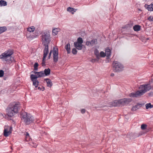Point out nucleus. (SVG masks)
Masks as SVG:
<instances>
[{
	"label": "nucleus",
	"mask_w": 153,
	"mask_h": 153,
	"mask_svg": "<svg viewBox=\"0 0 153 153\" xmlns=\"http://www.w3.org/2000/svg\"><path fill=\"white\" fill-rule=\"evenodd\" d=\"M139 88L140 90L135 93H131L129 96L131 97H136L141 96L151 88L150 85L149 84H145L140 86Z\"/></svg>",
	"instance_id": "obj_1"
},
{
	"label": "nucleus",
	"mask_w": 153,
	"mask_h": 153,
	"mask_svg": "<svg viewBox=\"0 0 153 153\" xmlns=\"http://www.w3.org/2000/svg\"><path fill=\"white\" fill-rule=\"evenodd\" d=\"M34 73L36 74H31L30 78L31 81L33 82V85L35 86V87H38L39 82L37 80V78L45 76L48 75V69H45L44 71H41L39 72H34Z\"/></svg>",
	"instance_id": "obj_2"
},
{
	"label": "nucleus",
	"mask_w": 153,
	"mask_h": 153,
	"mask_svg": "<svg viewBox=\"0 0 153 153\" xmlns=\"http://www.w3.org/2000/svg\"><path fill=\"white\" fill-rule=\"evenodd\" d=\"M42 44L45 46V48L44 51V54L42 63V66H45V58L48 54V35L47 33H42Z\"/></svg>",
	"instance_id": "obj_3"
},
{
	"label": "nucleus",
	"mask_w": 153,
	"mask_h": 153,
	"mask_svg": "<svg viewBox=\"0 0 153 153\" xmlns=\"http://www.w3.org/2000/svg\"><path fill=\"white\" fill-rule=\"evenodd\" d=\"M20 105L19 103L9 105L7 109V114L9 117H12L18 113Z\"/></svg>",
	"instance_id": "obj_4"
},
{
	"label": "nucleus",
	"mask_w": 153,
	"mask_h": 153,
	"mask_svg": "<svg viewBox=\"0 0 153 153\" xmlns=\"http://www.w3.org/2000/svg\"><path fill=\"white\" fill-rule=\"evenodd\" d=\"M131 100L130 99L124 98L119 100H115L109 103L110 106H119L128 104L130 102Z\"/></svg>",
	"instance_id": "obj_5"
},
{
	"label": "nucleus",
	"mask_w": 153,
	"mask_h": 153,
	"mask_svg": "<svg viewBox=\"0 0 153 153\" xmlns=\"http://www.w3.org/2000/svg\"><path fill=\"white\" fill-rule=\"evenodd\" d=\"M22 120L24 121L26 124L33 123L34 121V117L31 114L26 112L22 113L21 114Z\"/></svg>",
	"instance_id": "obj_6"
},
{
	"label": "nucleus",
	"mask_w": 153,
	"mask_h": 153,
	"mask_svg": "<svg viewBox=\"0 0 153 153\" xmlns=\"http://www.w3.org/2000/svg\"><path fill=\"white\" fill-rule=\"evenodd\" d=\"M53 53V61L56 62L58 59V49L57 48L53 47V50H51L48 56V59L50 58L51 53Z\"/></svg>",
	"instance_id": "obj_7"
},
{
	"label": "nucleus",
	"mask_w": 153,
	"mask_h": 153,
	"mask_svg": "<svg viewBox=\"0 0 153 153\" xmlns=\"http://www.w3.org/2000/svg\"><path fill=\"white\" fill-rule=\"evenodd\" d=\"M113 69L116 72H119L123 70L124 67L120 62L114 61L113 62Z\"/></svg>",
	"instance_id": "obj_8"
},
{
	"label": "nucleus",
	"mask_w": 153,
	"mask_h": 153,
	"mask_svg": "<svg viewBox=\"0 0 153 153\" xmlns=\"http://www.w3.org/2000/svg\"><path fill=\"white\" fill-rule=\"evenodd\" d=\"M12 127L5 126L4 127V136L5 137L9 136L12 133Z\"/></svg>",
	"instance_id": "obj_9"
},
{
	"label": "nucleus",
	"mask_w": 153,
	"mask_h": 153,
	"mask_svg": "<svg viewBox=\"0 0 153 153\" xmlns=\"http://www.w3.org/2000/svg\"><path fill=\"white\" fill-rule=\"evenodd\" d=\"M0 58L4 60L8 64H10L13 62H15L14 58L11 56H8L7 57L3 56H0Z\"/></svg>",
	"instance_id": "obj_10"
},
{
	"label": "nucleus",
	"mask_w": 153,
	"mask_h": 153,
	"mask_svg": "<svg viewBox=\"0 0 153 153\" xmlns=\"http://www.w3.org/2000/svg\"><path fill=\"white\" fill-rule=\"evenodd\" d=\"M13 52L12 50H8L5 51L4 53H2L0 56H5L7 57L8 56H11L13 54Z\"/></svg>",
	"instance_id": "obj_11"
},
{
	"label": "nucleus",
	"mask_w": 153,
	"mask_h": 153,
	"mask_svg": "<svg viewBox=\"0 0 153 153\" xmlns=\"http://www.w3.org/2000/svg\"><path fill=\"white\" fill-rule=\"evenodd\" d=\"M97 42V40L96 39H92L91 41H87L86 42V45L87 46H93Z\"/></svg>",
	"instance_id": "obj_12"
},
{
	"label": "nucleus",
	"mask_w": 153,
	"mask_h": 153,
	"mask_svg": "<svg viewBox=\"0 0 153 153\" xmlns=\"http://www.w3.org/2000/svg\"><path fill=\"white\" fill-rule=\"evenodd\" d=\"M74 45L77 49L79 50H81L82 47V44L78 42H75L74 43Z\"/></svg>",
	"instance_id": "obj_13"
},
{
	"label": "nucleus",
	"mask_w": 153,
	"mask_h": 153,
	"mask_svg": "<svg viewBox=\"0 0 153 153\" xmlns=\"http://www.w3.org/2000/svg\"><path fill=\"white\" fill-rule=\"evenodd\" d=\"M60 29L58 28H53L52 30V35L53 36H56L58 32H59Z\"/></svg>",
	"instance_id": "obj_14"
},
{
	"label": "nucleus",
	"mask_w": 153,
	"mask_h": 153,
	"mask_svg": "<svg viewBox=\"0 0 153 153\" xmlns=\"http://www.w3.org/2000/svg\"><path fill=\"white\" fill-rule=\"evenodd\" d=\"M141 106V104H137L132 107L131 110L133 111H135L140 108Z\"/></svg>",
	"instance_id": "obj_15"
},
{
	"label": "nucleus",
	"mask_w": 153,
	"mask_h": 153,
	"mask_svg": "<svg viewBox=\"0 0 153 153\" xmlns=\"http://www.w3.org/2000/svg\"><path fill=\"white\" fill-rule=\"evenodd\" d=\"M65 49L66 50L67 53H70L71 52L70 45L69 43H68L65 47Z\"/></svg>",
	"instance_id": "obj_16"
},
{
	"label": "nucleus",
	"mask_w": 153,
	"mask_h": 153,
	"mask_svg": "<svg viewBox=\"0 0 153 153\" xmlns=\"http://www.w3.org/2000/svg\"><path fill=\"white\" fill-rule=\"evenodd\" d=\"M94 53L98 59L97 61H98L100 59V54L98 50L97 49H95L94 51Z\"/></svg>",
	"instance_id": "obj_17"
},
{
	"label": "nucleus",
	"mask_w": 153,
	"mask_h": 153,
	"mask_svg": "<svg viewBox=\"0 0 153 153\" xmlns=\"http://www.w3.org/2000/svg\"><path fill=\"white\" fill-rule=\"evenodd\" d=\"M105 53L106 56L107 57H109L111 56V50L109 48H107L105 50Z\"/></svg>",
	"instance_id": "obj_18"
},
{
	"label": "nucleus",
	"mask_w": 153,
	"mask_h": 153,
	"mask_svg": "<svg viewBox=\"0 0 153 153\" xmlns=\"http://www.w3.org/2000/svg\"><path fill=\"white\" fill-rule=\"evenodd\" d=\"M145 7L149 10L153 11V4H151L149 5L145 4Z\"/></svg>",
	"instance_id": "obj_19"
},
{
	"label": "nucleus",
	"mask_w": 153,
	"mask_h": 153,
	"mask_svg": "<svg viewBox=\"0 0 153 153\" xmlns=\"http://www.w3.org/2000/svg\"><path fill=\"white\" fill-rule=\"evenodd\" d=\"M133 28L135 31H138L140 30V26L138 25H135L133 27Z\"/></svg>",
	"instance_id": "obj_20"
},
{
	"label": "nucleus",
	"mask_w": 153,
	"mask_h": 153,
	"mask_svg": "<svg viewBox=\"0 0 153 153\" xmlns=\"http://www.w3.org/2000/svg\"><path fill=\"white\" fill-rule=\"evenodd\" d=\"M146 108L148 109L149 108H153V105H151L150 103H149L146 104Z\"/></svg>",
	"instance_id": "obj_21"
},
{
	"label": "nucleus",
	"mask_w": 153,
	"mask_h": 153,
	"mask_svg": "<svg viewBox=\"0 0 153 153\" xmlns=\"http://www.w3.org/2000/svg\"><path fill=\"white\" fill-rule=\"evenodd\" d=\"M7 5L6 1L3 0H1L0 1V6H6Z\"/></svg>",
	"instance_id": "obj_22"
},
{
	"label": "nucleus",
	"mask_w": 153,
	"mask_h": 153,
	"mask_svg": "<svg viewBox=\"0 0 153 153\" xmlns=\"http://www.w3.org/2000/svg\"><path fill=\"white\" fill-rule=\"evenodd\" d=\"M7 30V28L6 27H0V34L4 32Z\"/></svg>",
	"instance_id": "obj_23"
},
{
	"label": "nucleus",
	"mask_w": 153,
	"mask_h": 153,
	"mask_svg": "<svg viewBox=\"0 0 153 153\" xmlns=\"http://www.w3.org/2000/svg\"><path fill=\"white\" fill-rule=\"evenodd\" d=\"M67 10L68 11L71 12L72 14H73L74 12L76 11L75 10L74 11V8L70 7H69L68 8Z\"/></svg>",
	"instance_id": "obj_24"
},
{
	"label": "nucleus",
	"mask_w": 153,
	"mask_h": 153,
	"mask_svg": "<svg viewBox=\"0 0 153 153\" xmlns=\"http://www.w3.org/2000/svg\"><path fill=\"white\" fill-rule=\"evenodd\" d=\"M35 30V28L34 27H31L27 28V30L29 32H33Z\"/></svg>",
	"instance_id": "obj_25"
},
{
	"label": "nucleus",
	"mask_w": 153,
	"mask_h": 153,
	"mask_svg": "<svg viewBox=\"0 0 153 153\" xmlns=\"http://www.w3.org/2000/svg\"><path fill=\"white\" fill-rule=\"evenodd\" d=\"M132 26V25L131 24H129L126 25L124 27V28L126 29H128L129 28L131 27Z\"/></svg>",
	"instance_id": "obj_26"
},
{
	"label": "nucleus",
	"mask_w": 153,
	"mask_h": 153,
	"mask_svg": "<svg viewBox=\"0 0 153 153\" xmlns=\"http://www.w3.org/2000/svg\"><path fill=\"white\" fill-rule=\"evenodd\" d=\"M100 58L104 57L106 56L105 53L103 51H101L100 53Z\"/></svg>",
	"instance_id": "obj_27"
},
{
	"label": "nucleus",
	"mask_w": 153,
	"mask_h": 153,
	"mask_svg": "<svg viewBox=\"0 0 153 153\" xmlns=\"http://www.w3.org/2000/svg\"><path fill=\"white\" fill-rule=\"evenodd\" d=\"M147 125L146 124H142L141 126V128L142 130H145L147 128Z\"/></svg>",
	"instance_id": "obj_28"
},
{
	"label": "nucleus",
	"mask_w": 153,
	"mask_h": 153,
	"mask_svg": "<svg viewBox=\"0 0 153 153\" xmlns=\"http://www.w3.org/2000/svg\"><path fill=\"white\" fill-rule=\"evenodd\" d=\"M76 42L82 44L83 43V40L82 38L81 37L78 38L77 39V41Z\"/></svg>",
	"instance_id": "obj_29"
},
{
	"label": "nucleus",
	"mask_w": 153,
	"mask_h": 153,
	"mask_svg": "<svg viewBox=\"0 0 153 153\" xmlns=\"http://www.w3.org/2000/svg\"><path fill=\"white\" fill-rule=\"evenodd\" d=\"M38 64L37 63H35L34 66V70L35 71H37L38 70Z\"/></svg>",
	"instance_id": "obj_30"
},
{
	"label": "nucleus",
	"mask_w": 153,
	"mask_h": 153,
	"mask_svg": "<svg viewBox=\"0 0 153 153\" xmlns=\"http://www.w3.org/2000/svg\"><path fill=\"white\" fill-rule=\"evenodd\" d=\"M72 52L73 54H76L77 53V51L76 49L74 48L72 49Z\"/></svg>",
	"instance_id": "obj_31"
},
{
	"label": "nucleus",
	"mask_w": 153,
	"mask_h": 153,
	"mask_svg": "<svg viewBox=\"0 0 153 153\" xmlns=\"http://www.w3.org/2000/svg\"><path fill=\"white\" fill-rule=\"evenodd\" d=\"M53 85L51 81L48 79V87H51Z\"/></svg>",
	"instance_id": "obj_32"
},
{
	"label": "nucleus",
	"mask_w": 153,
	"mask_h": 153,
	"mask_svg": "<svg viewBox=\"0 0 153 153\" xmlns=\"http://www.w3.org/2000/svg\"><path fill=\"white\" fill-rule=\"evenodd\" d=\"M4 74V71L2 70H0V77L3 76Z\"/></svg>",
	"instance_id": "obj_33"
},
{
	"label": "nucleus",
	"mask_w": 153,
	"mask_h": 153,
	"mask_svg": "<svg viewBox=\"0 0 153 153\" xmlns=\"http://www.w3.org/2000/svg\"><path fill=\"white\" fill-rule=\"evenodd\" d=\"M148 19L150 21H153V17L150 16L148 18Z\"/></svg>",
	"instance_id": "obj_34"
},
{
	"label": "nucleus",
	"mask_w": 153,
	"mask_h": 153,
	"mask_svg": "<svg viewBox=\"0 0 153 153\" xmlns=\"http://www.w3.org/2000/svg\"><path fill=\"white\" fill-rule=\"evenodd\" d=\"M26 140L27 141H28L27 139H28V138L29 139V134L27 132H26Z\"/></svg>",
	"instance_id": "obj_35"
},
{
	"label": "nucleus",
	"mask_w": 153,
	"mask_h": 153,
	"mask_svg": "<svg viewBox=\"0 0 153 153\" xmlns=\"http://www.w3.org/2000/svg\"><path fill=\"white\" fill-rule=\"evenodd\" d=\"M34 37H32V36H29L27 37V38L28 40H31L34 39Z\"/></svg>",
	"instance_id": "obj_36"
},
{
	"label": "nucleus",
	"mask_w": 153,
	"mask_h": 153,
	"mask_svg": "<svg viewBox=\"0 0 153 153\" xmlns=\"http://www.w3.org/2000/svg\"><path fill=\"white\" fill-rule=\"evenodd\" d=\"M39 36V33H37L36 34L32 35V37H34V39L35 38Z\"/></svg>",
	"instance_id": "obj_37"
},
{
	"label": "nucleus",
	"mask_w": 153,
	"mask_h": 153,
	"mask_svg": "<svg viewBox=\"0 0 153 153\" xmlns=\"http://www.w3.org/2000/svg\"><path fill=\"white\" fill-rule=\"evenodd\" d=\"M96 60L97 59H92L91 60V62L94 63L95 62Z\"/></svg>",
	"instance_id": "obj_38"
},
{
	"label": "nucleus",
	"mask_w": 153,
	"mask_h": 153,
	"mask_svg": "<svg viewBox=\"0 0 153 153\" xmlns=\"http://www.w3.org/2000/svg\"><path fill=\"white\" fill-rule=\"evenodd\" d=\"M85 109H82L81 110V112L82 114L84 113L85 112Z\"/></svg>",
	"instance_id": "obj_39"
},
{
	"label": "nucleus",
	"mask_w": 153,
	"mask_h": 153,
	"mask_svg": "<svg viewBox=\"0 0 153 153\" xmlns=\"http://www.w3.org/2000/svg\"><path fill=\"white\" fill-rule=\"evenodd\" d=\"M42 88H42L40 87H39L38 88V89L39 90H42L43 91L44 90V88L43 87Z\"/></svg>",
	"instance_id": "obj_40"
},
{
	"label": "nucleus",
	"mask_w": 153,
	"mask_h": 153,
	"mask_svg": "<svg viewBox=\"0 0 153 153\" xmlns=\"http://www.w3.org/2000/svg\"><path fill=\"white\" fill-rule=\"evenodd\" d=\"M50 35L48 34V43H49V42L50 41H51L50 40V39L51 38L50 37Z\"/></svg>",
	"instance_id": "obj_41"
},
{
	"label": "nucleus",
	"mask_w": 153,
	"mask_h": 153,
	"mask_svg": "<svg viewBox=\"0 0 153 153\" xmlns=\"http://www.w3.org/2000/svg\"><path fill=\"white\" fill-rule=\"evenodd\" d=\"M45 80L47 82V85H48V82L47 81L48 80V79H45Z\"/></svg>",
	"instance_id": "obj_42"
},
{
	"label": "nucleus",
	"mask_w": 153,
	"mask_h": 153,
	"mask_svg": "<svg viewBox=\"0 0 153 153\" xmlns=\"http://www.w3.org/2000/svg\"><path fill=\"white\" fill-rule=\"evenodd\" d=\"M51 70L48 68V75H49L50 73Z\"/></svg>",
	"instance_id": "obj_43"
},
{
	"label": "nucleus",
	"mask_w": 153,
	"mask_h": 153,
	"mask_svg": "<svg viewBox=\"0 0 153 153\" xmlns=\"http://www.w3.org/2000/svg\"><path fill=\"white\" fill-rule=\"evenodd\" d=\"M114 75V73H112L111 74V76H113Z\"/></svg>",
	"instance_id": "obj_44"
}]
</instances>
